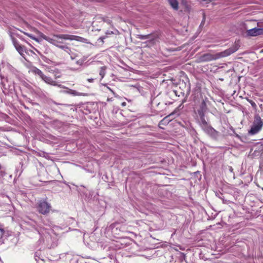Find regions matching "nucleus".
<instances>
[{
    "label": "nucleus",
    "mask_w": 263,
    "mask_h": 263,
    "mask_svg": "<svg viewBox=\"0 0 263 263\" xmlns=\"http://www.w3.org/2000/svg\"><path fill=\"white\" fill-rule=\"evenodd\" d=\"M240 45L239 43L235 42L232 46L223 51L216 54L206 53L203 54L199 58V61L200 62H207L228 57L237 51Z\"/></svg>",
    "instance_id": "1"
},
{
    "label": "nucleus",
    "mask_w": 263,
    "mask_h": 263,
    "mask_svg": "<svg viewBox=\"0 0 263 263\" xmlns=\"http://www.w3.org/2000/svg\"><path fill=\"white\" fill-rule=\"evenodd\" d=\"M51 40H52L53 41L49 42V43L52 44L58 48H60V46L62 45V40L70 41L75 40L83 43L87 42V40L85 38L70 34H53V37L51 38Z\"/></svg>",
    "instance_id": "2"
},
{
    "label": "nucleus",
    "mask_w": 263,
    "mask_h": 263,
    "mask_svg": "<svg viewBox=\"0 0 263 263\" xmlns=\"http://www.w3.org/2000/svg\"><path fill=\"white\" fill-rule=\"evenodd\" d=\"M207 110L208 107L206 103L204 100H202L201 103L199 104L198 107H197L196 110L195 111L197 120L205 119V115Z\"/></svg>",
    "instance_id": "3"
},
{
    "label": "nucleus",
    "mask_w": 263,
    "mask_h": 263,
    "mask_svg": "<svg viewBox=\"0 0 263 263\" xmlns=\"http://www.w3.org/2000/svg\"><path fill=\"white\" fill-rule=\"evenodd\" d=\"M263 126V120L258 115H255L251 128L249 132H258Z\"/></svg>",
    "instance_id": "4"
},
{
    "label": "nucleus",
    "mask_w": 263,
    "mask_h": 263,
    "mask_svg": "<svg viewBox=\"0 0 263 263\" xmlns=\"http://www.w3.org/2000/svg\"><path fill=\"white\" fill-rule=\"evenodd\" d=\"M38 212L42 214H46L49 212L51 206L45 200H40L36 206Z\"/></svg>",
    "instance_id": "5"
},
{
    "label": "nucleus",
    "mask_w": 263,
    "mask_h": 263,
    "mask_svg": "<svg viewBox=\"0 0 263 263\" xmlns=\"http://www.w3.org/2000/svg\"><path fill=\"white\" fill-rule=\"evenodd\" d=\"M198 122L202 130L205 132H210L214 130V132H216L209 124L208 120H206L205 119L198 120Z\"/></svg>",
    "instance_id": "6"
},
{
    "label": "nucleus",
    "mask_w": 263,
    "mask_h": 263,
    "mask_svg": "<svg viewBox=\"0 0 263 263\" xmlns=\"http://www.w3.org/2000/svg\"><path fill=\"white\" fill-rule=\"evenodd\" d=\"M11 38L16 50L23 57L24 55V53L26 52L25 47L20 45L17 41L12 36H11Z\"/></svg>",
    "instance_id": "7"
},
{
    "label": "nucleus",
    "mask_w": 263,
    "mask_h": 263,
    "mask_svg": "<svg viewBox=\"0 0 263 263\" xmlns=\"http://www.w3.org/2000/svg\"><path fill=\"white\" fill-rule=\"evenodd\" d=\"M137 38L141 40H148V42L154 44L155 40L156 39V36L153 34H148L146 35L138 34Z\"/></svg>",
    "instance_id": "8"
},
{
    "label": "nucleus",
    "mask_w": 263,
    "mask_h": 263,
    "mask_svg": "<svg viewBox=\"0 0 263 263\" xmlns=\"http://www.w3.org/2000/svg\"><path fill=\"white\" fill-rule=\"evenodd\" d=\"M247 33L248 35L255 36L258 35L262 34H263V29L261 28H254L251 29L247 30Z\"/></svg>",
    "instance_id": "9"
},
{
    "label": "nucleus",
    "mask_w": 263,
    "mask_h": 263,
    "mask_svg": "<svg viewBox=\"0 0 263 263\" xmlns=\"http://www.w3.org/2000/svg\"><path fill=\"white\" fill-rule=\"evenodd\" d=\"M42 80H43L47 84H50L53 86H58L60 87H61V84H58L57 82L53 81L52 79L49 77L46 76L45 74L43 75V77L41 78Z\"/></svg>",
    "instance_id": "10"
},
{
    "label": "nucleus",
    "mask_w": 263,
    "mask_h": 263,
    "mask_svg": "<svg viewBox=\"0 0 263 263\" xmlns=\"http://www.w3.org/2000/svg\"><path fill=\"white\" fill-rule=\"evenodd\" d=\"M168 2L174 10H177L178 9V2L177 0H168Z\"/></svg>",
    "instance_id": "11"
},
{
    "label": "nucleus",
    "mask_w": 263,
    "mask_h": 263,
    "mask_svg": "<svg viewBox=\"0 0 263 263\" xmlns=\"http://www.w3.org/2000/svg\"><path fill=\"white\" fill-rule=\"evenodd\" d=\"M32 72L34 74L38 75L41 78L43 77L44 73L43 72L36 67H33L32 69Z\"/></svg>",
    "instance_id": "12"
},
{
    "label": "nucleus",
    "mask_w": 263,
    "mask_h": 263,
    "mask_svg": "<svg viewBox=\"0 0 263 263\" xmlns=\"http://www.w3.org/2000/svg\"><path fill=\"white\" fill-rule=\"evenodd\" d=\"M67 93H69L70 95H73L74 96H84L83 93H81V92L77 91L76 90H72V89H69V90L67 91Z\"/></svg>",
    "instance_id": "13"
},
{
    "label": "nucleus",
    "mask_w": 263,
    "mask_h": 263,
    "mask_svg": "<svg viewBox=\"0 0 263 263\" xmlns=\"http://www.w3.org/2000/svg\"><path fill=\"white\" fill-rule=\"evenodd\" d=\"M59 48L63 50L64 51H65L69 54H70V53L71 52V50L70 48L66 45H62L61 46H60Z\"/></svg>",
    "instance_id": "14"
},
{
    "label": "nucleus",
    "mask_w": 263,
    "mask_h": 263,
    "mask_svg": "<svg viewBox=\"0 0 263 263\" xmlns=\"http://www.w3.org/2000/svg\"><path fill=\"white\" fill-rule=\"evenodd\" d=\"M106 68H107L106 66L101 67L100 68L99 74L101 77V79H102L104 77V76L106 74Z\"/></svg>",
    "instance_id": "15"
},
{
    "label": "nucleus",
    "mask_w": 263,
    "mask_h": 263,
    "mask_svg": "<svg viewBox=\"0 0 263 263\" xmlns=\"http://www.w3.org/2000/svg\"><path fill=\"white\" fill-rule=\"evenodd\" d=\"M39 35H40L41 37H42L44 40H46L48 42H52L53 41L52 40H51V37H48V36L45 35L43 33H42L41 32H39Z\"/></svg>",
    "instance_id": "16"
},
{
    "label": "nucleus",
    "mask_w": 263,
    "mask_h": 263,
    "mask_svg": "<svg viewBox=\"0 0 263 263\" xmlns=\"http://www.w3.org/2000/svg\"><path fill=\"white\" fill-rule=\"evenodd\" d=\"M23 33H24L25 35H26L27 36H29V37H30L31 39H32V40H33L35 41L36 42H39V43L41 42V41H40L39 39H37V38H36V37H34V36H33L32 34H29V33H27V32H23Z\"/></svg>",
    "instance_id": "17"
},
{
    "label": "nucleus",
    "mask_w": 263,
    "mask_h": 263,
    "mask_svg": "<svg viewBox=\"0 0 263 263\" xmlns=\"http://www.w3.org/2000/svg\"><path fill=\"white\" fill-rule=\"evenodd\" d=\"M205 21V14L204 13H202V21L201 22V24H200V25L199 26L200 28L203 27V26L204 25Z\"/></svg>",
    "instance_id": "18"
},
{
    "label": "nucleus",
    "mask_w": 263,
    "mask_h": 263,
    "mask_svg": "<svg viewBox=\"0 0 263 263\" xmlns=\"http://www.w3.org/2000/svg\"><path fill=\"white\" fill-rule=\"evenodd\" d=\"M84 63L83 60H81L80 59L76 61V64L80 66H83Z\"/></svg>",
    "instance_id": "19"
},
{
    "label": "nucleus",
    "mask_w": 263,
    "mask_h": 263,
    "mask_svg": "<svg viewBox=\"0 0 263 263\" xmlns=\"http://www.w3.org/2000/svg\"><path fill=\"white\" fill-rule=\"evenodd\" d=\"M4 234L3 228L0 226V238H2Z\"/></svg>",
    "instance_id": "20"
},
{
    "label": "nucleus",
    "mask_w": 263,
    "mask_h": 263,
    "mask_svg": "<svg viewBox=\"0 0 263 263\" xmlns=\"http://www.w3.org/2000/svg\"><path fill=\"white\" fill-rule=\"evenodd\" d=\"M104 85L106 87L107 89H108L109 90H110L113 94L116 97V93H115V92L109 87L107 86L106 84H104Z\"/></svg>",
    "instance_id": "21"
},
{
    "label": "nucleus",
    "mask_w": 263,
    "mask_h": 263,
    "mask_svg": "<svg viewBox=\"0 0 263 263\" xmlns=\"http://www.w3.org/2000/svg\"><path fill=\"white\" fill-rule=\"evenodd\" d=\"M88 57L87 56H83L82 58H81L80 59L81 60H83V62L84 63L85 61L87 60Z\"/></svg>",
    "instance_id": "22"
},
{
    "label": "nucleus",
    "mask_w": 263,
    "mask_h": 263,
    "mask_svg": "<svg viewBox=\"0 0 263 263\" xmlns=\"http://www.w3.org/2000/svg\"><path fill=\"white\" fill-rule=\"evenodd\" d=\"M93 81H94V79H92V78L87 79V81L90 83H92L93 82Z\"/></svg>",
    "instance_id": "23"
},
{
    "label": "nucleus",
    "mask_w": 263,
    "mask_h": 263,
    "mask_svg": "<svg viewBox=\"0 0 263 263\" xmlns=\"http://www.w3.org/2000/svg\"><path fill=\"white\" fill-rule=\"evenodd\" d=\"M113 32L112 31H107L106 32V34H113Z\"/></svg>",
    "instance_id": "24"
},
{
    "label": "nucleus",
    "mask_w": 263,
    "mask_h": 263,
    "mask_svg": "<svg viewBox=\"0 0 263 263\" xmlns=\"http://www.w3.org/2000/svg\"><path fill=\"white\" fill-rule=\"evenodd\" d=\"M105 39V37H100L99 40H101V41L103 42V40Z\"/></svg>",
    "instance_id": "25"
},
{
    "label": "nucleus",
    "mask_w": 263,
    "mask_h": 263,
    "mask_svg": "<svg viewBox=\"0 0 263 263\" xmlns=\"http://www.w3.org/2000/svg\"><path fill=\"white\" fill-rule=\"evenodd\" d=\"M126 102H123V103H122V106H125V105H126Z\"/></svg>",
    "instance_id": "26"
},
{
    "label": "nucleus",
    "mask_w": 263,
    "mask_h": 263,
    "mask_svg": "<svg viewBox=\"0 0 263 263\" xmlns=\"http://www.w3.org/2000/svg\"><path fill=\"white\" fill-rule=\"evenodd\" d=\"M55 78H59L60 77V76H59V75H57L56 76L55 75Z\"/></svg>",
    "instance_id": "27"
},
{
    "label": "nucleus",
    "mask_w": 263,
    "mask_h": 263,
    "mask_svg": "<svg viewBox=\"0 0 263 263\" xmlns=\"http://www.w3.org/2000/svg\"><path fill=\"white\" fill-rule=\"evenodd\" d=\"M203 2H207V1H209V0H201Z\"/></svg>",
    "instance_id": "28"
},
{
    "label": "nucleus",
    "mask_w": 263,
    "mask_h": 263,
    "mask_svg": "<svg viewBox=\"0 0 263 263\" xmlns=\"http://www.w3.org/2000/svg\"><path fill=\"white\" fill-rule=\"evenodd\" d=\"M71 60H74V58H73L72 57H71Z\"/></svg>",
    "instance_id": "29"
},
{
    "label": "nucleus",
    "mask_w": 263,
    "mask_h": 263,
    "mask_svg": "<svg viewBox=\"0 0 263 263\" xmlns=\"http://www.w3.org/2000/svg\"><path fill=\"white\" fill-rule=\"evenodd\" d=\"M230 170L231 171H232V170H233V169H232V168L231 167H230Z\"/></svg>",
    "instance_id": "30"
},
{
    "label": "nucleus",
    "mask_w": 263,
    "mask_h": 263,
    "mask_svg": "<svg viewBox=\"0 0 263 263\" xmlns=\"http://www.w3.org/2000/svg\"><path fill=\"white\" fill-rule=\"evenodd\" d=\"M251 133V134H254L255 133L252 132V133Z\"/></svg>",
    "instance_id": "31"
},
{
    "label": "nucleus",
    "mask_w": 263,
    "mask_h": 263,
    "mask_svg": "<svg viewBox=\"0 0 263 263\" xmlns=\"http://www.w3.org/2000/svg\"><path fill=\"white\" fill-rule=\"evenodd\" d=\"M60 105H65V104H61Z\"/></svg>",
    "instance_id": "32"
}]
</instances>
